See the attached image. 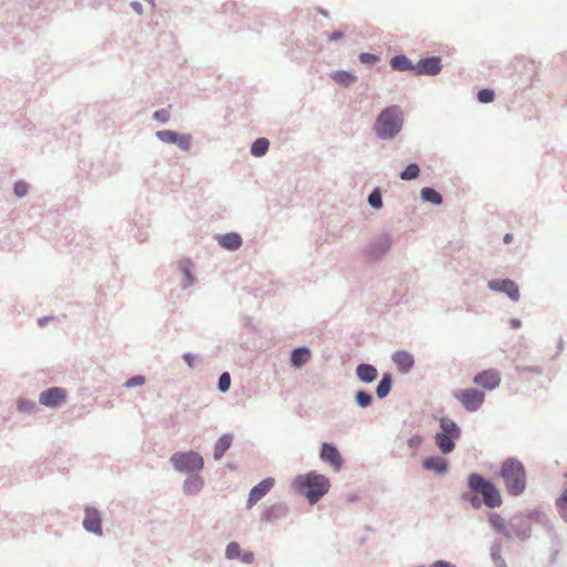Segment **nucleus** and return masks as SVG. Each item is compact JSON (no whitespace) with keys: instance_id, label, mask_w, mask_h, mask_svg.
Segmentation results:
<instances>
[{"instance_id":"72a5a7b5","label":"nucleus","mask_w":567,"mask_h":567,"mask_svg":"<svg viewBox=\"0 0 567 567\" xmlns=\"http://www.w3.org/2000/svg\"><path fill=\"white\" fill-rule=\"evenodd\" d=\"M175 144H177L182 150L187 151L192 144V137L188 134H177Z\"/></svg>"},{"instance_id":"8fccbe9b","label":"nucleus","mask_w":567,"mask_h":567,"mask_svg":"<svg viewBox=\"0 0 567 567\" xmlns=\"http://www.w3.org/2000/svg\"><path fill=\"white\" fill-rule=\"evenodd\" d=\"M559 499H563V504L566 505L567 504V488L563 492L561 496L559 497Z\"/></svg>"},{"instance_id":"7c9ffc66","label":"nucleus","mask_w":567,"mask_h":567,"mask_svg":"<svg viewBox=\"0 0 567 567\" xmlns=\"http://www.w3.org/2000/svg\"><path fill=\"white\" fill-rule=\"evenodd\" d=\"M177 134L176 132H173V131H158L156 133V136L163 141V142H166V143H174L177 141L176 137H177Z\"/></svg>"},{"instance_id":"a19ab883","label":"nucleus","mask_w":567,"mask_h":567,"mask_svg":"<svg viewBox=\"0 0 567 567\" xmlns=\"http://www.w3.org/2000/svg\"><path fill=\"white\" fill-rule=\"evenodd\" d=\"M422 442H423L422 436H420V435H414V436H412V437L409 440L408 444H409V446H410L411 449H413V450H417V449L420 447V445L422 444Z\"/></svg>"},{"instance_id":"f03ea898","label":"nucleus","mask_w":567,"mask_h":567,"mask_svg":"<svg viewBox=\"0 0 567 567\" xmlns=\"http://www.w3.org/2000/svg\"><path fill=\"white\" fill-rule=\"evenodd\" d=\"M501 477L504 481L507 492L517 496L526 487V473L523 464L515 458H507L501 465Z\"/></svg>"},{"instance_id":"4468645a","label":"nucleus","mask_w":567,"mask_h":567,"mask_svg":"<svg viewBox=\"0 0 567 567\" xmlns=\"http://www.w3.org/2000/svg\"><path fill=\"white\" fill-rule=\"evenodd\" d=\"M441 71V63L439 58H427L421 60L416 65L414 73L415 74H429L435 75Z\"/></svg>"},{"instance_id":"9b49d317","label":"nucleus","mask_w":567,"mask_h":567,"mask_svg":"<svg viewBox=\"0 0 567 567\" xmlns=\"http://www.w3.org/2000/svg\"><path fill=\"white\" fill-rule=\"evenodd\" d=\"M65 398H66V392L64 389L51 388L47 391H43L40 394L39 402L42 405L53 408V406H56V405L61 404L62 402H64Z\"/></svg>"},{"instance_id":"f704fd0d","label":"nucleus","mask_w":567,"mask_h":567,"mask_svg":"<svg viewBox=\"0 0 567 567\" xmlns=\"http://www.w3.org/2000/svg\"><path fill=\"white\" fill-rule=\"evenodd\" d=\"M230 388V375L228 372H224L220 377H219V381H218V389L221 391V392H226L228 391Z\"/></svg>"},{"instance_id":"e433bc0d","label":"nucleus","mask_w":567,"mask_h":567,"mask_svg":"<svg viewBox=\"0 0 567 567\" xmlns=\"http://www.w3.org/2000/svg\"><path fill=\"white\" fill-rule=\"evenodd\" d=\"M200 487H202V482H199L198 480H193L185 484V491H186V493H189V494L199 491Z\"/></svg>"},{"instance_id":"37998d69","label":"nucleus","mask_w":567,"mask_h":567,"mask_svg":"<svg viewBox=\"0 0 567 567\" xmlns=\"http://www.w3.org/2000/svg\"><path fill=\"white\" fill-rule=\"evenodd\" d=\"M556 505H557V508L559 511V514L561 515V517L567 520V504L564 505L563 504V499H557L556 502Z\"/></svg>"},{"instance_id":"ea45409f","label":"nucleus","mask_w":567,"mask_h":567,"mask_svg":"<svg viewBox=\"0 0 567 567\" xmlns=\"http://www.w3.org/2000/svg\"><path fill=\"white\" fill-rule=\"evenodd\" d=\"M153 116L155 120L164 123V122L168 121L169 113L166 110H161V111H156Z\"/></svg>"},{"instance_id":"c9c22d12","label":"nucleus","mask_w":567,"mask_h":567,"mask_svg":"<svg viewBox=\"0 0 567 567\" xmlns=\"http://www.w3.org/2000/svg\"><path fill=\"white\" fill-rule=\"evenodd\" d=\"M28 189L29 186L25 182H17L14 185V193L18 197H23L24 195H27Z\"/></svg>"},{"instance_id":"393cba45","label":"nucleus","mask_w":567,"mask_h":567,"mask_svg":"<svg viewBox=\"0 0 567 567\" xmlns=\"http://www.w3.org/2000/svg\"><path fill=\"white\" fill-rule=\"evenodd\" d=\"M391 385H392L391 375L384 374L377 388V395L381 399L385 398L391 390Z\"/></svg>"},{"instance_id":"a18cd8bd","label":"nucleus","mask_w":567,"mask_h":567,"mask_svg":"<svg viewBox=\"0 0 567 567\" xmlns=\"http://www.w3.org/2000/svg\"><path fill=\"white\" fill-rule=\"evenodd\" d=\"M343 37V33L341 31H334L332 32L329 37H328V40L329 41H337L339 39H341Z\"/></svg>"},{"instance_id":"c03bdc74","label":"nucleus","mask_w":567,"mask_h":567,"mask_svg":"<svg viewBox=\"0 0 567 567\" xmlns=\"http://www.w3.org/2000/svg\"><path fill=\"white\" fill-rule=\"evenodd\" d=\"M430 567H456L447 561L444 560H437L434 564H432Z\"/></svg>"},{"instance_id":"79ce46f5","label":"nucleus","mask_w":567,"mask_h":567,"mask_svg":"<svg viewBox=\"0 0 567 567\" xmlns=\"http://www.w3.org/2000/svg\"><path fill=\"white\" fill-rule=\"evenodd\" d=\"M18 408L20 411L27 412L34 408V403L27 400H20L18 403Z\"/></svg>"},{"instance_id":"49530a36","label":"nucleus","mask_w":567,"mask_h":567,"mask_svg":"<svg viewBox=\"0 0 567 567\" xmlns=\"http://www.w3.org/2000/svg\"><path fill=\"white\" fill-rule=\"evenodd\" d=\"M184 360L187 362L189 367L194 365V357L190 353L184 354Z\"/></svg>"},{"instance_id":"c85d7f7f","label":"nucleus","mask_w":567,"mask_h":567,"mask_svg":"<svg viewBox=\"0 0 567 567\" xmlns=\"http://www.w3.org/2000/svg\"><path fill=\"white\" fill-rule=\"evenodd\" d=\"M419 175L420 168L417 164L412 163L401 173V178L404 181H411L417 178Z\"/></svg>"},{"instance_id":"5701e85b","label":"nucleus","mask_w":567,"mask_h":567,"mask_svg":"<svg viewBox=\"0 0 567 567\" xmlns=\"http://www.w3.org/2000/svg\"><path fill=\"white\" fill-rule=\"evenodd\" d=\"M333 81L339 83L342 86H349L355 82V75L347 72V71H336L331 74Z\"/></svg>"},{"instance_id":"ddd939ff","label":"nucleus","mask_w":567,"mask_h":567,"mask_svg":"<svg viewBox=\"0 0 567 567\" xmlns=\"http://www.w3.org/2000/svg\"><path fill=\"white\" fill-rule=\"evenodd\" d=\"M83 526L87 532L101 535L102 526L100 513L94 508H86Z\"/></svg>"},{"instance_id":"864d4df0","label":"nucleus","mask_w":567,"mask_h":567,"mask_svg":"<svg viewBox=\"0 0 567 567\" xmlns=\"http://www.w3.org/2000/svg\"><path fill=\"white\" fill-rule=\"evenodd\" d=\"M184 274L185 276L189 279L190 278V274H189V270L187 268H184Z\"/></svg>"},{"instance_id":"423d86ee","label":"nucleus","mask_w":567,"mask_h":567,"mask_svg":"<svg viewBox=\"0 0 567 567\" xmlns=\"http://www.w3.org/2000/svg\"><path fill=\"white\" fill-rule=\"evenodd\" d=\"M171 463L179 472L200 471L204 466L203 457L194 451L173 454Z\"/></svg>"},{"instance_id":"4be33fe9","label":"nucleus","mask_w":567,"mask_h":567,"mask_svg":"<svg viewBox=\"0 0 567 567\" xmlns=\"http://www.w3.org/2000/svg\"><path fill=\"white\" fill-rule=\"evenodd\" d=\"M390 64L392 69L398 71L415 70V65H413L412 62L405 55H396L392 58Z\"/></svg>"},{"instance_id":"4c0bfd02","label":"nucleus","mask_w":567,"mask_h":567,"mask_svg":"<svg viewBox=\"0 0 567 567\" xmlns=\"http://www.w3.org/2000/svg\"><path fill=\"white\" fill-rule=\"evenodd\" d=\"M144 383H145L144 377L135 375L126 381L125 386L132 388V386H136V385H142Z\"/></svg>"},{"instance_id":"aec40b11","label":"nucleus","mask_w":567,"mask_h":567,"mask_svg":"<svg viewBox=\"0 0 567 567\" xmlns=\"http://www.w3.org/2000/svg\"><path fill=\"white\" fill-rule=\"evenodd\" d=\"M311 353L308 348H298L291 353V364L296 368H300L310 360Z\"/></svg>"},{"instance_id":"20e7f679","label":"nucleus","mask_w":567,"mask_h":567,"mask_svg":"<svg viewBox=\"0 0 567 567\" xmlns=\"http://www.w3.org/2000/svg\"><path fill=\"white\" fill-rule=\"evenodd\" d=\"M468 486L482 495L483 502L487 507L495 508L502 505V496L498 488L480 474L473 473L468 476Z\"/></svg>"},{"instance_id":"c756f323","label":"nucleus","mask_w":567,"mask_h":567,"mask_svg":"<svg viewBox=\"0 0 567 567\" xmlns=\"http://www.w3.org/2000/svg\"><path fill=\"white\" fill-rule=\"evenodd\" d=\"M355 401L357 403L362 406V408H367L371 404L372 402V396L371 394H369L368 392H364V391H359L357 392L355 394Z\"/></svg>"},{"instance_id":"39448f33","label":"nucleus","mask_w":567,"mask_h":567,"mask_svg":"<svg viewBox=\"0 0 567 567\" xmlns=\"http://www.w3.org/2000/svg\"><path fill=\"white\" fill-rule=\"evenodd\" d=\"M440 427L441 432L434 437L435 443L442 453L447 454L454 450V441L460 439L461 430L454 421L446 417L440 420Z\"/></svg>"},{"instance_id":"b1692460","label":"nucleus","mask_w":567,"mask_h":567,"mask_svg":"<svg viewBox=\"0 0 567 567\" xmlns=\"http://www.w3.org/2000/svg\"><path fill=\"white\" fill-rule=\"evenodd\" d=\"M268 147L269 141L265 137H260L251 145V154L257 157L262 156L268 151Z\"/></svg>"},{"instance_id":"bb28decb","label":"nucleus","mask_w":567,"mask_h":567,"mask_svg":"<svg viewBox=\"0 0 567 567\" xmlns=\"http://www.w3.org/2000/svg\"><path fill=\"white\" fill-rule=\"evenodd\" d=\"M488 520H489L491 525H492L496 530H498V532H501V533H504V534H506V533H507V530H506V522H505V519H504L501 515H498V514H496V513H492V514L489 515Z\"/></svg>"},{"instance_id":"9d476101","label":"nucleus","mask_w":567,"mask_h":567,"mask_svg":"<svg viewBox=\"0 0 567 567\" xmlns=\"http://www.w3.org/2000/svg\"><path fill=\"white\" fill-rule=\"evenodd\" d=\"M488 288L494 291L505 292L514 301L519 299L518 286L513 280H491Z\"/></svg>"},{"instance_id":"f3484780","label":"nucleus","mask_w":567,"mask_h":567,"mask_svg":"<svg viewBox=\"0 0 567 567\" xmlns=\"http://www.w3.org/2000/svg\"><path fill=\"white\" fill-rule=\"evenodd\" d=\"M423 467L444 474L447 471V462L445 458L439 456L426 457L423 461Z\"/></svg>"},{"instance_id":"2eb2a0df","label":"nucleus","mask_w":567,"mask_h":567,"mask_svg":"<svg viewBox=\"0 0 567 567\" xmlns=\"http://www.w3.org/2000/svg\"><path fill=\"white\" fill-rule=\"evenodd\" d=\"M392 360L395 363L398 370L402 373L409 372L414 365L413 355L405 350L394 352L392 354Z\"/></svg>"},{"instance_id":"3c124183","label":"nucleus","mask_w":567,"mask_h":567,"mask_svg":"<svg viewBox=\"0 0 567 567\" xmlns=\"http://www.w3.org/2000/svg\"><path fill=\"white\" fill-rule=\"evenodd\" d=\"M512 240H513V235L512 234H506L504 236V243L509 244V243H512Z\"/></svg>"},{"instance_id":"de8ad7c7","label":"nucleus","mask_w":567,"mask_h":567,"mask_svg":"<svg viewBox=\"0 0 567 567\" xmlns=\"http://www.w3.org/2000/svg\"><path fill=\"white\" fill-rule=\"evenodd\" d=\"M493 559L495 560V563L498 565V566H504L505 563L504 560L502 559L501 555H497L496 553H493Z\"/></svg>"},{"instance_id":"0eeeda50","label":"nucleus","mask_w":567,"mask_h":567,"mask_svg":"<svg viewBox=\"0 0 567 567\" xmlns=\"http://www.w3.org/2000/svg\"><path fill=\"white\" fill-rule=\"evenodd\" d=\"M453 395L467 412L480 410L485 401L484 392L472 388L457 390Z\"/></svg>"},{"instance_id":"f8f14e48","label":"nucleus","mask_w":567,"mask_h":567,"mask_svg":"<svg viewBox=\"0 0 567 567\" xmlns=\"http://www.w3.org/2000/svg\"><path fill=\"white\" fill-rule=\"evenodd\" d=\"M275 485L274 478H266L256 485L249 493L247 507L251 508L258 501H260Z\"/></svg>"},{"instance_id":"f257e3e1","label":"nucleus","mask_w":567,"mask_h":567,"mask_svg":"<svg viewBox=\"0 0 567 567\" xmlns=\"http://www.w3.org/2000/svg\"><path fill=\"white\" fill-rule=\"evenodd\" d=\"M293 487L306 496L310 504H315L329 491L330 482L324 475L310 472L298 475L293 481Z\"/></svg>"},{"instance_id":"412c9836","label":"nucleus","mask_w":567,"mask_h":567,"mask_svg":"<svg viewBox=\"0 0 567 567\" xmlns=\"http://www.w3.org/2000/svg\"><path fill=\"white\" fill-rule=\"evenodd\" d=\"M233 437L229 434H225L215 444L214 457L219 460L223 457L225 452L230 447Z\"/></svg>"},{"instance_id":"473e14b6","label":"nucleus","mask_w":567,"mask_h":567,"mask_svg":"<svg viewBox=\"0 0 567 567\" xmlns=\"http://www.w3.org/2000/svg\"><path fill=\"white\" fill-rule=\"evenodd\" d=\"M494 97H495V94L489 89L480 90L477 93V99L481 103H491V102H493Z\"/></svg>"},{"instance_id":"cd10ccee","label":"nucleus","mask_w":567,"mask_h":567,"mask_svg":"<svg viewBox=\"0 0 567 567\" xmlns=\"http://www.w3.org/2000/svg\"><path fill=\"white\" fill-rule=\"evenodd\" d=\"M516 68L518 72L527 71L529 73V80H533L536 74V65L533 61L522 60L517 62Z\"/></svg>"},{"instance_id":"6ab92c4d","label":"nucleus","mask_w":567,"mask_h":567,"mask_svg":"<svg viewBox=\"0 0 567 567\" xmlns=\"http://www.w3.org/2000/svg\"><path fill=\"white\" fill-rule=\"evenodd\" d=\"M218 243L228 250H236L241 246V238L236 233H229L220 236Z\"/></svg>"},{"instance_id":"09e8293b","label":"nucleus","mask_w":567,"mask_h":567,"mask_svg":"<svg viewBox=\"0 0 567 567\" xmlns=\"http://www.w3.org/2000/svg\"><path fill=\"white\" fill-rule=\"evenodd\" d=\"M132 7L134 8V10H135L136 12H138V13H141V12H142V6H141L140 3H137V2H133V3H132Z\"/></svg>"},{"instance_id":"1a4fd4ad","label":"nucleus","mask_w":567,"mask_h":567,"mask_svg":"<svg viewBox=\"0 0 567 567\" xmlns=\"http://www.w3.org/2000/svg\"><path fill=\"white\" fill-rule=\"evenodd\" d=\"M320 458L330 464V466L339 472L343 465V458L336 446L330 443H323L320 452Z\"/></svg>"},{"instance_id":"2f4dec72","label":"nucleus","mask_w":567,"mask_h":567,"mask_svg":"<svg viewBox=\"0 0 567 567\" xmlns=\"http://www.w3.org/2000/svg\"><path fill=\"white\" fill-rule=\"evenodd\" d=\"M369 204L373 207V208H381L382 207V197H381V193L378 188H375L370 195H369Z\"/></svg>"},{"instance_id":"6e6552de","label":"nucleus","mask_w":567,"mask_h":567,"mask_svg":"<svg viewBox=\"0 0 567 567\" xmlns=\"http://www.w3.org/2000/svg\"><path fill=\"white\" fill-rule=\"evenodd\" d=\"M473 382L485 390L492 391L499 385L501 374L494 369L484 370L474 377Z\"/></svg>"},{"instance_id":"603ef678","label":"nucleus","mask_w":567,"mask_h":567,"mask_svg":"<svg viewBox=\"0 0 567 567\" xmlns=\"http://www.w3.org/2000/svg\"><path fill=\"white\" fill-rule=\"evenodd\" d=\"M512 327H513V328H515V329L519 328V327H520V322H519V320H517V319H513V320H512Z\"/></svg>"},{"instance_id":"a211bd4d","label":"nucleus","mask_w":567,"mask_h":567,"mask_svg":"<svg viewBox=\"0 0 567 567\" xmlns=\"http://www.w3.org/2000/svg\"><path fill=\"white\" fill-rule=\"evenodd\" d=\"M357 375L362 382L370 383L377 379L378 371L371 364H359L357 367Z\"/></svg>"},{"instance_id":"58836bf2","label":"nucleus","mask_w":567,"mask_h":567,"mask_svg":"<svg viewBox=\"0 0 567 567\" xmlns=\"http://www.w3.org/2000/svg\"><path fill=\"white\" fill-rule=\"evenodd\" d=\"M359 59L362 63L365 64H374L378 61V58L371 53H361Z\"/></svg>"},{"instance_id":"7ed1b4c3","label":"nucleus","mask_w":567,"mask_h":567,"mask_svg":"<svg viewBox=\"0 0 567 567\" xmlns=\"http://www.w3.org/2000/svg\"><path fill=\"white\" fill-rule=\"evenodd\" d=\"M402 124V111L399 106L392 105L379 114L374 123V131L381 138H392L401 131Z\"/></svg>"},{"instance_id":"a878e982","label":"nucleus","mask_w":567,"mask_h":567,"mask_svg":"<svg viewBox=\"0 0 567 567\" xmlns=\"http://www.w3.org/2000/svg\"><path fill=\"white\" fill-rule=\"evenodd\" d=\"M422 198L426 202L433 203V204H441L442 203V196L433 188L425 187L421 192Z\"/></svg>"},{"instance_id":"dca6fc26","label":"nucleus","mask_w":567,"mask_h":567,"mask_svg":"<svg viewBox=\"0 0 567 567\" xmlns=\"http://www.w3.org/2000/svg\"><path fill=\"white\" fill-rule=\"evenodd\" d=\"M226 557L228 559H241L245 564H251L254 561V554L251 551H241L240 545L236 542H231L227 545Z\"/></svg>"}]
</instances>
